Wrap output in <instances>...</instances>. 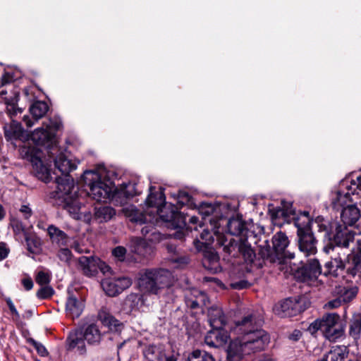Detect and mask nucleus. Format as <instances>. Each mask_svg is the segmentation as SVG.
Here are the masks:
<instances>
[{"mask_svg":"<svg viewBox=\"0 0 361 361\" xmlns=\"http://www.w3.org/2000/svg\"><path fill=\"white\" fill-rule=\"evenodd\" d=\"M271 242V247L266 242V245L260 248L259 255L264 260L271 263L282 264L286 259L295 257V253L287 250L290 242L286 233L282 231L276 233L272 237Z\"/></svg>","mask_w":361,"mask_h":361,"instance_id":"6","label":"nucleus"},{"mask_svg":"<svg viewBox=\"0 0 361 361\" xmlns=\"http://www.w3.org/2000/svg\"><path fill=\"white\" fill-rule=\"evenodd\" d=\"M112 255L120 262H123L126 259V249L123 246H117L112 250Z\"/></svg>","mask_w":361,"mask_h":361,"instance_id":"43","label":"nucleus"},{"mask_svg":"<svg viewBox=\"0 0 361 361\" xmlns=\"http://www.w3.org/2000/svg\"><path fill=\"white\" fill-rule=\"evenodd\" d=\"M262 321L255 314H249L235 322L234 331L239 337L232 341L227 350L228 361H241L246 355L263 350L269 336L261 329Z\"/></svg>","mask_w":361,"mask_h":361,"instance_id":"1","label":"nucleus"},{"mask_svg":"<svg viewBox=\"0 0 361 361\" xmlns=\"http://www.w3.org/2000/svg\"><path fill=\"white\" fill-rule=\"evenodd\" d=\"M98 318L111 331H118L123 328V324L105 310L99 312Z\"/></svg>","mask_w":361,"mask_h":361,"instance_id":"28","label":"nucleus"},{"mask_svg":"<svg viewBox=\"0 0 361 361\" xmlns=\"http://www.w3.org/2000/svg\"><path fill=\"white\" fill-rule=\"evenodd\" d=\"M142 234L145 239L134 238L131 240V251L142 257H147L153 251L152 247L147 240L153 243L161 240V234L152 224H146L141 228Z\"/></svg>","mask_w":361,"mask_h":361,"instance_id":"10","label":"nucleus"},{"mask_svg":"<svg viewBox=\"0 0 361 361\" xmlns=\"http://www.w3.org/2000/svg\"><path fill=\"white\" fill-rule=\"evenodd\" d=\"M322 274V267L319 261L316 259H310L308 262L299 268L296 273V277L304 282L316 280Z\"/></svg>","mask_w":361,"mask_h":361,"instance_id":"16","label":"nucleus"},{"mask_svg":"<svg viewBox=\"0 0 361 361\" xmlns=\"http://www.w3.org/2000/svg\"><path fill=\"white\" fill-rule=\"evenodd\" d=\"M186 302H187L188 306H189L192 309H195L199 305L198 302L195 300H193L188 299Z\"/></svg>","mask_w":361,"mask_h":361,"instance_id":"58","label":"nucleus"},{"mask_svg":"<svg viewBox=\"0 0 361 361\" xmlns=\"http://www.w3.org/2000/svg\"><path fill=\"white\" fill-rule=\"evenodd\" d=\"M23 121L25 123L26 126L29 128L32 127L34 125V122H32L27 116H24Z\"/></svg>","mask_w":361,"mask_h":361,"instance_id":"60","label":"nucleus"},{"mask_svg":"<svg viewBox=\"0 0 361 361\" xmlns=\"http://www.w3.org/2000/svg\"><path fill=\"white\" fill-rule=\"evenodd\" d=\"M83 337L90 345L99 344L102 340V334L99 327L94 324H89L82 332Z\"/></svg>","mask_w":361,"mask_h":361,"instance_id":"30","label":"nucleus"},{"mask_svg":"<svg viewBox=\"0 0 361 361\" xmlns=\"http://www.w3.org/2000/svg\"><path fill=\"white\" fill-rule=\"evenodd\" d=\"M136 185V183L132 182L121 184L119 189L112 195L113 198L120 204H126L129 199L140 193Z\"/></svg>","mask_w":361,"mask_h":361,"instance_id":"19","label":"nucleus"},{"mask_svg":"<svg viewBox=\"0 0 361 361\" xmlns=\"http://www.w3.org/2000/svg\"><path fill=\"white\" fill-rule=\"evenodd\" d=\"M12 228L15 234H20L21 232L26 233L24 229V226L20 221H16L12 223Z\"/></svg>","mask_w":361,"mask_h":361,"instance_id":"51","label":"nucleus"},{"mask_svg":"<svg viewBox=\"0 0 361 361\" xmlns=\"http://www.w3.org/2000/svg\"><path fill=\"white\" fill-rule=\"evenodd\" d=\"M50 274L43 271H39L35 278L37 283L40 286L48 285L50 282Z\"/></svg>","mask_w":361,"mask_h":361,"instance_id":"44","label":"nucleus"},{"mask_svg":"<svg viewBox=\"0 0 361 361\" xmlns=\"http://www.w3.org/2000/svg\"><path fill=\"white\" fill-rule=\"evenodd\" d=\"M171 261H173L175 263H177L179 265H185L189 262V258L185 256L180 257H173L171 258Z\"/></svg>","mask_w":361,"mask_h":361,"instance_id":"53","label":"nucleus"},{"mask_svg":"<svg viewBox=\"0 0 361 361\" xmlns=\"http://www.w3.org/2000/svg\"><path fill=\"white\" fill-rule=\"evenodd\" d=\"M31 140L36 145L45 146L47 154L50 147H52L54 145H58L56 138L53 136V133L48 130L45 123H43L41 127L36 128L32 133Z\"/></svg>","mask_w":361,"mask_h":361,"instance_id":"14","label":"nucleus"},{"mask_svg":"<svg viewBox=\"0 0 361 361\" xmlns=\"http://www.w3.org/2000/svg\"><path fill=\"white\" fill-rule=\"evenodd\" d=\"M154 190V187H149V194L145 200L147 207H156V212L159 217L164 221L171 223L175 228H180L185 225L186 217L178 211L176 206L174 204L166 205V204L161 206L165 202V195L162 188H160V191L158 192H155Z\"/></svg>","mask_w":361,"mask_h":361,"instance_id":"5","label":"nucleus"},{"mask_svg":"<svg viewBox=\"0 0 361 361\" xmlns=\"http://www.w3.org/2000/svg\"><path fill=\"white\" fill-rule=\"evenodd\" d=\"M20 157L30 161L36 177L45 182L51 181V177L49 168L42 160L43 152L37 147L30 142H24L18 149Z\"/></svg>","mask_w":361,"mask_h":361,"instance_id":"8","label":"nucleus"},{"mask_svg":"<svg viewBox=\"0 0 361 361\" xmlns=\"http://www.w3.org/2000/svg\"><path fill=\"white\" fill-rule=\"evenodd\" d=\"M9 253V248L8 247L6 243H0V261L4 259L7 257Z\"/></svg>","mask_w":361,"mask_h":361,"instance_id":"50","label":"nucleus"},{"mask_svg":"<svg viewBox=\"0 0 361 361\" xmlns=\"http://www.w3.org/2000/svg\"><path fill=\"white\" fill-rule=\"evenodd\" d=\"M131 285V281L126 277L105 279L102 281V287L109 296H116Z\"/></svg>","mask_w":361,"mask_h":361,"instance_id":"15","label":"nucleus"},{"mask_svg":"<svg viewBox=\"0 0 361 361\" xmlns=\"http://www.w3.org/2000/svg\"><path fill=\"white\" fill-rule=\"evenodd\" d=\"M319 329L326 339L332 342L344 336V324L336 313L326 314L321 319L315 320L310 326V331H317Z\"/></svg>","mask_w":361,"mask_h":361,"instance_id":"7","label":"nucleus"},{"mask_svg":"<svg viewBox=\"0 0 361 361\" xmlns=\"http://www.w3.org/2000/svg\"><path fill=\"white\" fill-rule=\"evenodd\" d=\"M217 228H218L215 224L214 231L213 233L210 232L208 229H204L202 233L200 234L201 240L196 239L193 241L194 245L198 251L203 250L204 248L208 247L214 243V235L216 237V235H215V231L219 232L217 231Z\"/></svg>","mask_w":361,"mask_h":361,"instance_id":"29","label":"nucleus"},{"mask_svg":"<svg viewBox=\"0 0 361 361\" xmlns=\"http://www.w3.org/2000/svg\"><path fill=\"white\" fill-rule=\"evenodd\" d=\"M54 293V289L47 285H44L37 292V297L39 299L44 300L47 299L53 295Z\"/></svg>","mask_w":361,"mask_h":361,"instance_id":"41","label":"nucleus"},{"mask_svg":"<svg viewBox=\"0 0 361 361\" xmlns=\"http://www.w3.org/2000/svg\"><path fill=\"white\" fill-rule=\"evenodd\" d=\"M79 267L82 273L87 276H94L98 269H102L100 259L93 256H82L78 259Z\"/></svg>","mask_w":361,"mask_h":361,"instance_id":"20","label":"nucleus"},{"mask_svg":"<svg viewBox=\"0 0 361 361\" xmlns=\"http://www.w3.org/2000/svg\"><path fill=\"white\" fill-rule=\"evenodd\" d=\"M348 354V350L345 345H335L324 355L329 361H344Z\"/></svg>","mask_w":361,"mask_h":361,"instance_id":"31","label":"nucleus"},{"mask_svg":"<svg viewBox=\"0 0 361 361\" xmlns=\"http://www.w3.org/2000/svg\"><path fill=\"white\" fill-rule=\"evenodd\" d=\"M25 240L26 242L27 250L32 254H37L39 252L41 248L40 240L35 235L25 233Z\"/></svg>","mask_w":361,"mask_h":361,"instance_id":"34","label":"nucleus"},{"mask_svg":"<svg viewBox=\"0 0 361 361\" xmlns=\"http://www.w3.org/2000/svg\"><path fill=\"white\" fill-rule=\"evenodd\" d=\"M231 287L236 290H242L244 288H247L249 287L250 283L247 281L241 280L237 282L232 283L231 284Z\"/></svg>","mask_w":361,"mask_h":361,"instance_id":"47","label":"nucleus"},{"mask_svg":"<svg viewBox=\"0 0 361 361\" xmlns=\"http://www.w3.org/2000/svg\"><path fill=\"white\" fill-rule=\"evenodd\" d=\"M48 105L45 102L37 101L30 107V112L35 121L42 118L48 111Z\"/></svg>","mask_w":361,"mask_h":361,"instance_id":"32","label":"nucleus"},{"mask_svg":"<svg viewBox=\"0 0 361 361\" xmlns=\"http://www.w3.org/2000/svg\"><path fill=\"white\" fill-rule=\"evenodd\" d=\"M295 225L298 228V244L300 251L305 256L315 255L317 252V240L310 226H302L300 219L295 221Z\"/></svg>","mask_w":361,"mask_h":361,"instance_id":"12","label":"nucleus"},{"mask_svg":"<svg viewBox=\"0 0 361 361\" xmlns=\"http://www.w3.org/2000/svg\"><path fill=\"white\" fill-rule=\"evenodd\" d=\"M209 322L212 328H222L226 324V318L219 307H212L208 310Z\"/></svg>","mask_w":361,"mask_h":361,"instance_id":"27","label":"nucleus"},{"mask_svg":"<svg viewBox=\"0 0 361 361\" xmlns=\"http://www.w3.org/2000/svg\"><path fill=\"white\" fill-rule=\"evenodd\" d=\"M304 218L305 220L302 221V223H300L302 226H310V219L309 217V213L305 212H304Z\"/></svg>","mask_w":361,"mask_h":361,"instance_id":"57","label":"nucleus"},{"mask_svg":"<svg viewBox=\"0 0 361 361\" xmlns=\"http://www.w3.org/2000/svg\"><path fill=\"white\" fill-rule=\"evenodd\" d=\"M28 342L35 348L37 353L42 356L45 357L48 355V352L46 348L39 342L34 340L33 338H30Z\"/></svg>","mask_w":361,"mask_h":361,"instance_id":"45","label":"nucleus"},{"mask_svg":"<svg viewBox=\"0 0 361 361\" xmlns=\"http://www.w3.org/2000/svg\"><path fill=\"white\" fill-rule=\"evenodd\" d=\"M20 212L24 215L25 219H29L32 214V209L27 205H22Z\"/></svg>","mask_w":361,"mask_h":361,"instance_id":"54","label":"nucleus"},{"mask_svg":"<svg viewBox=\"0 0 361 361\" xmlns=\"http://www.w3.org/2000/svg\"><path fill=\"white\" fill-rule=\"evenodd\" d=\"M84 307L85 304L81 298L69 295L66 303V315L73 319L78 318L81 315Z\"/></svg>","mask_w":361,"mask_h":361,"instance_id":"21","label":"nucleus"},{"mask_svg":"<svg viewBox=\"0 0 361 361\" xmlns=\"http://www.w3.org/2000/svg\"><path fill=\"white\" fill-rule=\"evenodd\" d=\"M305 303L304 298H289L276 305L274 310L281 317H293L307 308Z\"/></svg>","mask_w":361,"mask_h":361,"instance_id":"13","label":"nucleus"},{"mask_svg":"<svg viewBox=\"0 0 361 361\" xmlns=\"http://www.w3.org/2000/svg\"><path fill=\"white\" fill-rule=\"evenodd\" d=\"M115 214V209L109 206H102L95 208V217L100 221H108L111 220Z\"/></svg>","mask_w":361,"mask_h":361,"instance_id":"33","label":"nucleus"},{"mask_svg":"<svg viewBox=\"0 0 361 361\" xmlns=\"http://www.w3.org/2000/svg\"><path fill=\"white\" fill-rule=\"evenodd\" d=\"M188 361H215V359L204 350H195L189 355Z\"/></svg>","mask_w":361,"mask_h":361,"instance_id":"37","label":"nucleus"},{"mask_svg":"<svg viewBox=\"0 0 361 361\" xmlns=\"http://www.w3.org/2000/svg\"><path fill=\"white\" fill-rule=\"evenodd\" d=\"M361 180V175L357 176L355 178H346L341 181L340 184V189L339 190H344L345 192H351V190H350V185L353 184L354 182H357L356 180Z\"/></svg>","mask_w":361,"mask_h":361,"instance_id":"46","label":"nucleus"},{"mask_svg":"<svg viewBox=\"0 0 361 361\" xmlns=\"http://www.w3.org/2000/svg\"><path fill=\"white\" fill-rule=\"evenodd\" d=\"M45 126L49 131L53 133V136L55 138L56 133L62 127V123L59 118H52L48 122H44Z\"/></svg>","mask_w":361,"mask_h":361,"instance_id":"38","label":"nucleus"},{"mask_svg":"<svg viewBox=\"0 0 361 361\" xmlns=\"http://www.w3.org/2000/svg\"><path fill=\"white\" fill-rule=\"evenodd\" d=\"M6 216V211L3 206L0 204V221L4 219Z\"/></svg>","mask_w":361,"mask_h":361,"instance_id":"61","label":"nucleus"},{"mask_svg":"<svg viewBox=\"0 0 361 361\" xmlns=\"http://www.w3.org/2000/svg\"><path fill=\"white\" fill-rule=\"evenodd\" d=\"M71 247L79 254H82L83 252H87L85 248H83L82 246L80 245L77 240H75L73 243V244L71 245Z\"/></svg>","mask_w":361,"mask_h":361,"instance_id":"55","label":"nucleus"},{"mask_svg":"<svg viewBox=\"0 0 361 361\" xmlns=\"http://www.w3.org/2000/svg\"><path fill=\"white\" fill-rule=\"evenodd\" d=\"M174 281L172 273L168 269H147L139 272L137 284L143 294L159 295L170 288Z\"/></svg>","mask_w":361,"mask_h":361,"instance_id":"4","label":"nucleus"},{"mask_svg":"<svg viewBox=\"0 0 361 361\" xmlns=\"http://www.w3.org/2000/svg\"><path fill=\"white\" fill-rule=\"evenodd\" d=\"M355 234V232L348 229V227L338 225L333 237V243L335 244L333 247H340L343 248V252H350L348 247L350 243L353 241Z\"/></svg>","mask_w":361,"mask_h":361,"instance_id":"17","label":"nucleus"},{"mask_svg":"<svg viewBox=\"0 0 361 361\" xmlns=\"http://www.w3.org/2000/svg\"><path fill=\"white\" fill-rule=\"evenodd\" d=\"M226 227L229 235L215 231L216 243L223 250L233 257L242 254L246 260L252 261L255 256L248 238L252 236L240 217H233L228 220Z\"/></svg>","mask_w":361,"mask_h":361,"instance_id":"3","label":"nucleus"},{"mask_svg":"<svg viewBox=\"0 0 361 361\" xmlns=\"http://www.w3.org/2000/svg\"><path fill=\"white\" fill-rule=\"evenodd\" d=\"M341 298L339 299L331 300L328 302V306L330 308H337L341 306Z\"/></svg>","mask_w":361,"mask_h":361,"instance_id":"56","label":"nucleus"},{"mask_svg":"<svg viewBox=\"0 0 361 361\" xmlns=\"http://www.w3.org/2000/svg\"><path fill=\"white\" fill-rule=\"evenodd\" d=\"M178 197H185L187 200H189V195L185 192H180Z\"/></svg>","mask_w":361,"mask_h":361,"instance_id":"62","label":"nucleus"},{"mask_svg":"<svg viewBox=\"0 0 361 361\" xmlns=\"http://www.w3.org/2000/svg\"><path fill=\"white\" fill-rule=\"evenodd\" d=\"M47 233L52 244L57 247H66L68 245V235L56 226L49 225L47 228Z\"/></svg>","mask_w":361,"mask_h":361,"instance_id":"24","label":"nucleus"},{"mask_svg":"<svg viewBox=\"0 0 361 361\" xmlns=\"http://www.w3.org/2000/svg\"><path fill=\"white\" fill-rule=\"evenodd\" d=\"M47 156L48 161H53L56 168L62 174V176H57L55 179L56 189L54 197L58 200V204L73 219H80L81 203L78 195V188L75 185L73 179L68 175L76 169V164L67 157L58 145L50 147Z\"/></svg>","mask_w":361,"mask_h":361,"instance_id":"2","label":"nucleus"},{"mask_svg":"<svg viewBox=\"0 0 361 361\" xmlns=\"http://www.w3.org/2000/svg\"><path fill=\"white\" fill-rule=\"evenodd\" d=\"M144 355L149 361H161L164 357L160 349L154 345H149L145 347Z\"/></svg>","mask_w":361,"mask_h":361,"instance_id":"35","label":"nucleus"},{"mask_svg":"<svg viewBox=\"0 0 361 361\" xmlns=\"http://www.w3.org/2000/svg\"><path fill=\"white\" fill-rule=\"evenodd\" d=\"M189 221L192 224H196L198 221V218L196 216H191Z\"/></svg>","mask_w":361,"mask_h":361,"instance_id":"64","label":"nucleus"},{"mask_svg":"<svg viewBox=\"0 0 361 361\" xmlns=\"http://www.w3.org/2000/svg\"><path fill=\"white\" fill-rule=\"evenodd\" d=\"M131 213L132 214L130 215L131 216V220L135 222L145 224L148 221L147 216L143 213L140 212L136 209H132Z\"/></svg>","mask_w":361,"mask_h":361,"instance_id":"42","label":"nucleus"},{"mask_svg":"<svg viewBox=\"0 0 361 361\" xmlns=\"http://www.w3.org/2000/svg\"><path fill=\"white\" fill-rule=\"evenodd\" d=\"M85 183L88 186V195L98 202H104L112 195L113 187L109 180L102 179L95 171H86L83 174Z\"/></svg>","mask_w":361,"mask_h":361,"instance_id":"9","label":"nucleus"},{"mask_svg":"<svg viewBox=\"0 0 361 361\" xmlns=\"http://www.w3.org/2000/svg\"><path fill=\"white\" fill-rule=\"evenodd\" d=\"M348 257L345 259L346 273L353 278L361 277V254H353L348 252Z\"/></svg>","mask_w":361,"mask_h":361,"instance_id":"22","label":"nucleus"},{"mask_svg":"<svg viewBox=\"0 0 361 361\" xmlns=\"http://www.w3.org/2000/svg\"><path fill=\"white\" fill-rule=\"evenodd\" d=\"M341 219L344 226H353L358 220H361V215L359 209L350 205L343 209L341 214Z\"/></svg>","mask_w":361,"mask_h":361,"instance_id":"23","label":"nucleus"},{"mask_svg":"<svg viewBox=\"0 0 361 361\" xmlns=\"http://www.w3.org/2000/svg\"><path fill=\"white\" fill-rule=\"evenodd\" d=\"M301 336V332L298 330H295L290 336V338L293 341H298Z\"/></svg>","mask_w":361,"mask_h":361,"instance_id":"59","label":"nucleus"},{"mask_svg":"<svg viewBox=\"0 0 361 361\" xmlns=\"http://www.w3.org/2000/svg\"><path fill=\"white\" fill-rule=\"evenodd\" d=\"M229 338L227 331L222 328H212L204 337L205 343L213 348H219L224 345Z\"/></svg>","mask_w":361,"mask_h":361,"instance_id":"18","label":"nucleus"},{"mask_svg":"<svg viewBox=\"0 0 361 361\" xmlns=\"http://www.w3.org/2000/svg\"><path fill=\"white\" fill-rule=\"evenodd\" d=\"M214 207L211 204L204 203L200 209L201 213L205 216H209L214 212Z\"/></svg>","mask_w":361,"mask_h":361,"instance_id":"49","label":"nucleus"},{"mask_svg":"<svg viewBox=\"0 0 361 361\" xmlns=\"http://www.w3.org/2000/svg\"><path fill=\"white\" fill-rule=\"evenodd\" d=\"M59 247L60 249L57 252V257L61 262L69 264L73 257L71 250L66 247Z\"/></svg>","mask_w":361,"mask_h":361,"instance_id":"40","label":"nucleus"},{"mask_svg":"<svg viewBox=\"0 0 361 361\" xmlns=\"http://www.w3.org/2000/svg\"><path fill=\"white\" fill-rule=\"evenodd\" d=\"M4 136L7 141L21 140L24 137V130L21 124L13 121L4 127Z\"/></svg>","mask_w":361,"mask_h":361,"instance_id":"25","label":"nucleus"},{"mask_svg":"<svg viewBox=\"0 0 361 361\" xmlns=\"http://www.w3.org/2000/svg\"><path fill=\"white\" fill-rule=\"evenodd\" d=\"M21 282L26 290H30L33 288V281L30 276L23 279Z\"/></svg>","mask_w":361,"mask_h":361,"instance_id":"52","label":"nucleus"},{"mask_svg":"<svg viewBox=\"0 0 361 361\" xmlns=\"http://www.w3.org/2000/svg\"><path fill=\"white\" fill-rule=\"evenodd\" d=\"M361 332V314L355 315L350 322L349 334L355 341L360 338Z\"/></svg>","mask_w":361,"mask_h":361,"instance_id":"36","label":"nucleus"},{"mask_svg":"<svg viewBox=\"0 0 361 361\" xmlns=\"http://www.w3.org/2000/svg\"><path fill=\"white\" fill-rule=\"evenodd\" d=\"M6 302L11 312V314L15 316L17 319H19L20 318V314L18 312V310H16L12 300L10 298H6Z\"/></svg>","mask_w":361,"mask_h":361,"instance_id":"48","label":"nucleus"},{"mask_svg":"<svg viewBox=\"0 0 361 361\" xmlns=\"http://www.w3.org/2000/svg\"><path fill=\"white\" fill-rule=\"evenodd\" d=\"M358 289L356 286H353L350 288L345 289L343 293L341 295L340 298L344 302H349L357 295Z\"/></svg>","mask_w":361,"mask_h":361,"instance_id":"39","label":"nucleus"},{"mask_svg":"<svg viewBox=\"0 0 361 361\" xmlns=\"http://www.w3.org/2000/svg\"><path fill=\"white\" fill-rule=\"evenodd\" d=\"M68 349H77V351L82 355L86 352V347L85 343V338L82 335V331H75L71 332L67 338Z\"/></svg>","mask_w":361,"mask_h":361,"instance_id":"26","label":"nucleus"},{"mask_svg":"<svg viewBox=\"0 0 361 361\" xmlns=\"http://www.w3.org/2000/svg\"><path fill=\"white\" fill-rule=\"evenodd\" d=\"M213 263H217L218 262V256L216 255H212L211 256V259H210Z\"/></svg>","mask_w":361,"mask_h":361,"instance_id":"63","label":"nucleus"},{"mask_svg":"<svg viewBox=\"0 0 361 361\" xmlns=\"http://www.w3.org/2000/svg\"><path fill=\"white\" fill-rule=\"evenodd\" d=\"M326 252L331 255V259L326 262L324 266V275L331 278L343 277L345 270V259L348 257V252H343V248L340 247H326Z\"/></svg>","mask_w":361,"mask_h":361,"instance_id":"11","label":"nucleus"}]
</instances>
